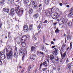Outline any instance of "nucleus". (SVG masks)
Masks as SVG:
<instances>
[{"label": "nucleus", "mask_w": 73, "mask_h": 73, "mask_svg": "<svg viewBox=\"0 0 73 73\" xmlns=\"http://www.w3.org/2000/svg\"><path fill=\"white\" fill-rule=\"evenodd\" d=\"M21 42L22 43H23V42H25V40H22V41H21Z\"/></svg>", "instance_id": "e433bc0d"}, {"label": "nucleus", "mask_w": 73, "mask_h": 73, "mask_svg": "<svg viewBox=\"0 0 73 73\" xmlns=\"http://www.w3.org/2000/svg\"><path fill=\"white\" fill-rule=\"evenodd\" d=\"M13 55V53L12 51H10L7 54V60H11L12 59V57Z\"/></svg>", "instance_id": "7ed1b4c3"}, {"label": "nucleus", "mask_w": 73, "mask_h": 73, "mask_svg": "<svg viewBox=\"0 0 73 73\" xmlns=\"http://www.w3.org/2000/svg\"><path fill=\"white\" fill-rule=\"evenodd\" d=\"M45 52H48V50H45Z\"/></svg>", "instance_id": "774afa93"}, {"label": "nucleus", "mask_w": 73, "mask_h": 73, "mask_svg": "<svg viewBox=\"0 0 73 73\" xmlns=\"http://www.w3.org/2000/svg\"><path fill=\"white\" fill-rule=\"evenodd\" d=\"M66 7H67V8H69V5H66Z\"/></svg>", "instance_id": "bf43d9fd"}, {"label": "nucleus", "mask_w": 73, "mask_h": 73, "mask_svg": "<svg viewBox=\"0 0 73 73\" xmlns=\"http://www.w3.org/2000/svg\"><path fill=\"white\" fill-rule=\"evenodd\" d=\"M68 21V19H65L64 18H62L60 20V22L59 23L60 26L61 25H63L62 27L63 28H66V22Z\"/></svg>", "instance_id": "f03ea898"}, {"label": "nucleus", "mask_w": 73, "mask_h": 73, "mask_svg": "<svg viewBox=\"0 0 73 73\" xmlns=\"http://www.w3.org/2000/svg\"><path fill=\"white\" fill-rule=\"evenodd\" d=\"M32 57H36V55H34L33 54L32 55Z\"/></svg>", "instance_id": "de8ad7c7"}, {"label": "nucleus", "mask_w": 73, "mask_h": 73, "mask_svg": "<svg viewBox=\"0 0 73 73\" xmlns=\"http://www.w3.org/2000/svg\"><path fill=\"white\" fill-rule=\"evenodd\" d=\"M31 49L32 52L35 51V49H36V48L33 46H32L31 48Z\"/></svg>", "instance_id": "6ab92c4d"}, {"label": "nucleus", "mask_w": 73, "mask_h": 73, "mask_svg": "<svg viewBox=\"0 0 73 73\" xmlns=\"http://www.w3.org/2000/svg\"><path fill=\"white\" fill-rule=\"evenodd\" d=\"M60 70V68H58V71H59V70Z\"/></svg>", "instance_id": "e2e57ef3"}, {"label": "nucleus", "mask_w": 73, "mask_h": 73, "mask_svg": "<svg viewBox=\"0 0 73 73\" xmlns=\"http://www.w3.org/2000/svg\"><path fill=\"white\" fill-rule=\"evenodd\" d=\"M24 57H25V54H24L23 57L22 58V61H24Z\"/></svg>", "instance_id": "7c9ffc66"}, {"label": "nucleus", "mask_w": 73, "mask_h": 73, "mask_svg": "<svg viewBox=\"0 0 73 73\" xmlns=\"http://www.w3.org/2000/svg\"><path fill=\"white\" fill-rule=\"evenodd\" d=\"M58 13H55L54 14L53 16H52V19L55 20L57 19V18H58Z\"/></svg>", "instance_id": "39448f33"}, {"label": "nucleus", "mask_w": 73, "mask_h": 73, "mask_svg": "<svg viewBox=\"0 0 73 73\" xmlns=\"http://www.w3.org/2000/svg\"><path fill=\"white\" fill-rule=\"evenodd\" d=\"M42 65H43V63H41L40 65V69H41V66H42Z\"/></svg>", "instance_id": "58836bf2"}, {"label": "nucleus", "mask_w": 73, "mask_h": 73, "mask_svg": "<svg viewBox=\"0 0 73 73\" xmlns=\"http://www.w3.org/2000/svg\"><path fill=\"white\" fill-rule=\"evenodd\" d=\"M15 50H16L15 52H17V47H15Z\"/></svg>", "instance_id": "680f3d73"}, {"label": "nucleus", "mask_w": 73, "mask_h": 73, "mask_svg": "<svg viewBox=\"0 0 73 73\" xmlns=\"http://www.w3.org/2000/svg\"><path fill=\"white\" fill-rule=\"evenodd\" d=\"M72 63L71 64H68V65H67V68H68L70 69V71H71L72 70V69L70 68L71 67V66H72Z\"/></svg>", "instance_id": "4468645a"}, {"label": "nucleus", "mask_w": 73, "mask_h": 73, "mask_svg": "<svg viewBox=\"0 0 73 73\" xmlns=\"http://www.w3.org/2000/svg\"><path fill=\"white\" fill-rule=\"evenodd\" d=\"M43 65H44L45 68H47L48 66V63H47V62L44 61L43 62Z\"/></svg>", "instance_id": "ddd939ff"}, {"label": "nucleus", "mask_w": 73, "mask_h": 73, "mask_svg": "<svg viewBox=\"0 0 73 73\" xmlns=\"http://www.w3.org/2000/svg\"><path fill=\"white\" fill-rule=\"evenodd\" d=\"M52 54L54 56H56L57 54V49H56L54 51L52 52Z\"/></svg>", "instance_id": "f8f14e48"}, {"label": "nucleus", "mask_w": 73, "mask_h": 73, "mask_svg": "<svg viewBox=\"0 0 73 73\" xmlns=\"http://www.w3.org/2000/svg\"><path fill=\"white\" fill-rule=\"evenodd\" d=\"M32 27H33L32 25H29V28L30 30H32Z\"/></svg>", "instance_id": "5701e85b"}, {"label": "nucleus", "mask_w": 73, "mask_h": 73, "mask_svg": "<svg viewBox=\"0 0 73 73\" xmlns=\"http://www.w3.org/2000/svg\"><path fill=\"white\" fill-rule=\"evenodd\" d=\"M50 0H46L45 3L46 5H48L49 4Z\"/></svg>", "instance_id": "412c9836"}, {"label": "nucleus", "mask_w": 73, "mask_h": 73, "mask_svg": "<svg viewBox=\"0 0 73 73\" xmlns=\"http://www.w3.org/2000/svg\"><path fill=\"white\" fill-rule=\"evenodd\" d=\"M60 60H61V59L58 58H57V59H55V61H59V62H60Z\"/></svg>", "instance_id": "b1692460"}, {"label": "nucleus", "mask_w": 73, "mask_h": 73, "mask_svg": "<svg viewBox=\"0 0 73 73\" xmlns=\"http://www.w3.org/2000/svg\"><path fill=\"white\" fill-rule=\"evenodd\" d=\"M47 61L48 62H49V60L48 59H46Z\"/></svg>", "instance_id": "338daca9"}, {"label": "nucleus", "mask_w": 73, "mask_h": 73, "mask_svg": "<svg viewBox=\"0 0 73 73\" xmlns=\"http://www.w3.org/2000/svg\"><path fill=\"white\" fill-rule=\"evenodd\" d=\"M40 53L42 54H44V52H40Z\"/></svg>", "instance_id": "052dcab7"}, {"label": "nucleus", "mask_w": 73, "mask_h": 73, "mask_svg": "<svg viewBox=\"0 0 73 73\" xmlns=\"http://www.w3.org/2000/svg\"><path fill=\"white\" fill-rule=\"evenodd\" d=\"M19 54L21 56H22V55H23V53L22 51H21L19 52Z\"/></svg>", "instance_id": "ea45409f"}, {"label": "nucleus", "mask_w": 73, "mask_h": 73, "mask_svg": "<svg viewBox=\"0 0 73 73\" xmlns=\"http://www.w3.org/2000/svg\"><path fill=\"white\" fill-rule=\"evenodd\" d=\"M4 1H5L4 0H2L0 2V4H4Z\"/></svg>", "instance_id": "c756f323"}, {"label": "nucleus", "mask_w": 73, "mask_h": 73, "mask_svg": "<svg viewBox=\"0 0 73 73\" xmlns=\"http://www.w3.org/2000/svg\"><path fill=\"white\" fill-rule=\"evenodd\" d=\"M63 52H60V54L62 59L64 58L66 56V52H64L62 54V53Z\"/></svg>", "instance_id": "0eeeda50"}, {"label": "nucleus", "mask_w": 73, "mask_h": 73, "mask_svg": "<svg viewBox=\"0 0 73 73\" xmlns=\"http://www.w3.org/2000/svg\"><path fill=\"white\" fill-rule=\"evenodd\" d=\"M69 62V59L68 58H67L66 60V62L68 63Z\"/></svg>", "instance_id": "a19ab883"}, {"label": "nucleus", "mask_w": 73, "mask_h": 73, "mask_svg": "<svg viewBox=\"0 0 73 73\" xmlns=\"http://www.w3.org/2000/svg\"><path fill=\"white\" fill-rule=\"evenodd\" d=\"M73 15V12H72L70 13H69L68 15V16L69 17H70L72 16V15Z\"/></svg>", "instance_id": "4be33fe9"}, {"label": "nucleus", "mask_w": 73, "mask_h": 73, "mask_svg": "<svg viewBox=\"0 0 73 73\" xmlns=\"http://www.w3.org/2000/svg\"><path fill=\"white\" fill-rule=\"evenodd\" d=\"M1 56V60L3 61V62L4 64H6L7 60L5 59L6 58V56L5 55V54L2 55L0 56Z\"/></svg>", "instance_id": "20e7f679"}, {"label": "nucleus", "mask_w": 73, "mask_h": 73, "mask_svg": "<svg viewBox=\"0 0 73 73\" xmlns=\"http://www.w3.org/2000/svg\"><path fill=\"white\" fill-rule=\"evenodd\" d=\"M70 48H72V42L70 43Z\"/></svg>", "instance_id": "a18cd8bd"}, {"label": "nucleus", "mask_w": 73, "mask_h": 73, "mask_svg": "<svg viewBox=\"0 0 73 73\" xmlns=\"http://www.w3.org/2000/svg\"><path fill=\"white\" fill-rule=\"evenodd\" d=\"M15 57V58H17L18 57V54L16 52V51H15L14 53Z\"/></svg>", "instance_id": "f3484780"}, {"label": "nucleus", "mask_w": 73, "mask_h": 73, "mask_svg": "<svg viewBox=\"0 0 73 73\" xmlns=\"http://www.w3.org/2000/svg\"><path fill=\"white\" fill-rule=\"evenodd\" d=\"M69 26V27H71L72 25V23L70 22L68 23Z\"/></svg>", "instance_id": "c85d7f7f"}, {"label": "nucleus", "mask_w": 73, "mask_h": 73, "mask_svg": "<svg viewBox=\"0 0 73 73\" xmlns=\"http://www.w3.org/2000/svg\"><path fill=\"white\" fill-rule=\"evenodd\" d=\"M65 50V46L63 45L62 46L61 50H60V52H64V50Z\"/></svg>", "instance_id": "9d476101"}, {"label": "nucleus", "mask_w": 73, "mask_h": 73, "mask_svg": "<svg viewBox=\"0 0 73 73\" xmlns=\"http://www.w3.org/2000/svg\"><path fill=\"white\" fill-rule=\"evenodd\" d=\"M42 5V4H40L39 5L38 7H41Z\"/></svg>", "instance_id": "6e6d98bb"}, {"label": "nucleus", "mask_w": 73, "mask_h": 73, "mask_svg": "<svg viewBox=\"0 0 73 73\" xmlns=\"http://www.w3.org/2000/svg\"><path fill=\"white\" fill-rule=\"evenodd\" d=\"M57 22H56L55 23H53V25L54 26H55V25H57Z\"/></svg>", "instance_id": "c9c22d12"}, {"label": "nucleus", "mask_w": 73, "mask_h": 73, "mask_svg": "<svg viewBox=\"0 0 73 73\" xmlns=\"http://www.w3.org/2000/svg\"><path fill=\"white\" fill-rule=\"evenodd\" d=\"M59 62H62V60L61 59V60H60Z\"/></svg>", "instance_id": "864d4df0"}, {"label": "nucleus", "mask_w": 73, "mask_h": 73, "mask_svg": "<svg viewBox=\"0 0 73 73\" xmlns=\"http://www.w3.org/2000/svg\"><path fill=\"white\" fill-rule=\"evenodd\" d=\"M6 49V48H5V49H4L3 51H1L0 52V56L1 55H3V54H4V53H5V50Z\"/></svg>", "instance_id": "dca6fc26"}, {"label": "nucleus", "mask_w": 73, "mask_h": 73, "mask_svg": "<svg viewBox=\"0 0 73 73\" xmlns=\"http://www.w3.org/2000/svg\"><path fill=\"white\" fill-rule=\"evenodd\" d=\"M2 64V62L1 61V60L0 59V65H1Z\"/></svg>", "instance_id": "8fccbe9b"}, {"label": "nucleus", "mask_w": 73, "mask_h": 73, "mask_svg": "<svg viewBox=\"0 0 73 73\" xmlns=\"http://www.w3.org/2000/svg\"><path fill=\"white\" fill-rule=\"evenodd\" d=\"M11 4H14V1H12L11 2Z\"/></svg>", "instance_id": "c03bdc74"}, {"label": "nucleus", "mask_w": 73, "mask_h": 73, "mask_svg": "<svg viewBox=\"0 0 73 73\" xmlns=\"http://www.w3.org/2000/svg\"><path fill=\"white\" fill-rule=\"evenodd\" d=\"M51 44H54V42H53V41H52L51 42Z\"/></svg>", "instance_id": "603ef678"}, {"label": "nucleus", "mask_w": 73, "mask_h": 73, "mask_svg": "<svg viewBox=\"0 0 73 73\" xmlns=\"http://www.w3.org/2000/svg\"><path fill=\"white\" fill-rule=\"evenodd\" d=\"M26 37L28 38H30V35H27Z\"/></svg>", "instance_id": "72a5a7b5"}, {"label": "nucleus", "mask_w": 73, "mask_h": 73, "mask_svg": "<svg viewBox=\"0 0 73 73\" xmlns=\"http://www.w3.org/2000/svg\"><path fill=\"white\" fill-rule=\"evenodd\" d=\"M23 31H28V27L27 25H25L23 26Z\"/></svg>", "instance_id": "1a4fd4ad"}, {"label": "nucleus", "mask_w": 73, "mask_h": 73, "mask_svg": "<svg viewBox=\"0 0 73 73\" xmlns=\"http://www.w3.org/2000/svg\"><path fill=\"white\" fill-rule=\"evenodd\" d=\"M3 10L5 12H7V13L9 12V9L8 8L3 9Z\"/></svg>", "instance_id": "2eb2a0df"}, {"label": "nucleus", "mask_w": 73, "mask_h": 73, "mask_svg": "<svg viewBox=\"0 0 73 73\" xmlns=\"http://www.w3.org/2000/svg\"><path fill=\"white\" fill-rule=\"evenodd\" d=\"M22 45L23 47H25V46L26 45V44L25 43V42H22Z\"/></svg>", "instance_id": "a878e982"}, {"label": "nucleus", "mask_w": 73, "mask_h": 73, "mask_svg": "<svg viewBox=\"0 0 73 73\" xmlns=\"http://www.w3.org/2000/svg\"><path fill=\"white\" fill-rule=\"evenodd\" d=\"M59 5H60V6H62V3H59Z\"/></svg>", "instance_id": "3c124183"}, {"label": "nucleus", "mask_w": 73, "mask_h": 73, "mask_svg": "<svg viewBox=\"0 0 73 73\" xmlns=\"http://www.w3.org/2000/svg\"><path fill=\"white\" fill-rule=\"evenodd\" d=\"M32 56H30V59H31V60H33V57H32Z\"/></svg>", "instance_id": "37998d69"}, {"label": "nucleus", "mask_w": 73, "mask_h": 73, "mask_svg": "<svg viewBox=\"0 0 73 73\" xmlns=\"http://www.w3.org/2000/svg\"><path fill=\"white\" fill-rule=\"evenodd\" d=\"M19 8H20V7H16L15 8V9H14L13 8L11 10L10 13L9 14V15L10 16H13V15H14V14H15L14 11H16V13H17L19 16H22V15H23V13L24 10L21 8H20L19 10ZM18 11V12L17 13V11Z\"/></svg>", "instance_id": "f257e3e1"}, {"label": "nucleus", "mask_w": 73, "mask_h": 73, "mask_svg": "<svg viewBox=\"0 0 73 73\" xmlns=\"http://www.w3.org/2000/svg\"><path fill=\"white\" fill-rule=\"evenodd\" d=\"M29 13H30V14H31L32 13V12H33V10H32V9H29Z\"/></svg>", "instance_id": "cd10ccee"}, {"label": "nucleus", "mask_w": 73, "mask_h": 73, "mask_svg": "<svg viewBox=\"0 0 73 73\" xmlns=\"http://www.w3.org/2000/svg\"><path fill=\"white\" fill-rule=\"evenodd\" d=\"M67 40H70L71 39V36H68L67 37Z\"/></svg>", "instance_id": "393cba45"}, {"label": "nucleus", "mask_w": 73, "mask_h": 73, "mask_svg": "<svg viewBox=\"0 0 73 73\" xmlns=\"http://www.w3.org/2000/svg\"><path fill=\"white\" fill-rule=\"evenodd\" d=\"M47 70V68H43L42 69V70L43 71H45V70Z\"/></svg>", "instance_id": "2f4dec72"}, {"label": "nucleus", "mask_w": 73, "mask_h": 73, "mask_svg": "<svg viewBox=\"0 0 73 73\" xmlns=\"http://www.w3.org/2000/svg\"><path fill=\"white\" fill-rule=\"evenodd\" d=\"M26 1L27 3H29V0H26Z\"/></svg>", "instance_id": "5fc2aeb1"}, {"label": "nucleus", "mask_w": 73, "mask_h": 73, "mask_svg": "<svg viewBox=\"0 0 73 73\" xmlns=\"http://www.w3.org/2000/svg\"><path fill=\"white\" fill-rule=\"evenodd\" d=\"M52 69H53V70H54V69H55V68H54L53 66H52Z\"/></svg>", "instance_id": "09e8293b"}, {"label": "nucleus", "mask_w": 73, "mask_h": 73, "mask_svg": "<svg viewBox=\"0 0 73 73\" xmlns=\"http://www.w3.org/2000/svg\"><path fill=\"white\" fill-rule=\"evenodd\" d=\"M6 52H9V50H8V48H6Z\"/></svg>", "instance_id": "49530a36"}, {"label": "nucleus", "mask_w": 73, "mask_h": 73, "mask_svg": "<svg viewBox=\"0 0 73 73\" xmlns=\"http://www.w3.org/2000/svg\"><path fill=\"white\" fill-rule=\"evenodd\" d=\"M55 46H52V49L53 48H55Z\"/></svg>", "instance_id": "4d7b16f0"}, {"label": "nucleus", "mask_w": 73, "mask_h": 73, "mask_svg": "<svg viewBox=\"0 0 73 73\" xmlns=\"http://www.w3.org/2000/svg\"><path fill=\"white\" fill-rule=\"evenodd\" d=\"M32 69V67H29L28 68V72H29L30 71V69Z\"/></svg>", "instance_id": "4c0bfd02"}, {"label": "nucleus", "mask_w": 73, "mask_h": 73, "mask_svg": "<svg viewBox=\"0 0 73 73\" xmlns=\"http://www.w3.org/2000/svg\"><path fill=\"white\" fill-rule=\"evenodd\" d=\"M54 56H53V55H51L50 56V58L51 61H52L53 59H54Z\"/></svg>", "instance_id": "a211bd4d"}, {"label": "nucleus", "mask_w": 73, "mask_h": 73, "mask_svg": "<svg viewBox=\"0 0 73 73\" xmlns=\"http://www.w3.org/2000/svg\"><path fill=\"white\" fill-rule=\"evenodd\" d=\"M55 32L56 33H58V32H59V30L57 28H56V29L55 31Z\"/></svg>", "instance_id": "bb28decb"}, {"label": "nucleus", "mask_w": 73, "mask_h": 73, "mask_svg": "<svg viewBox=\"0 0 73 73\" xmlns=\"http://www.w3.org/2000/svg\"><path fill=\"white\" fill-rule=\"evenodd\" d=\"M27 36L25 35L23 36L21 38V41H22V40H25L27 39Z\"/></svg>", "instance_id": "aec40b11"}, {"label": "nucleus", "mask_w": 73, "mask_h": 73, "mask_svg": "<svg viewBox=\"0 0 73 73\" xmlns=\"http://www.w3.org/2000/svg\"><path fill=\"white\" fill-rule=\"evenodd\" d=\"M47 23H48V21L46 20H45L43 22V23H45V24H46Z\"/></svg>", "instance_id": "473e14b6"}, {"label": "nucleus", "mask_w": 73, "mask_h": 73, "mask_svg": "<svg viewBox=\"0 0 73 73\" xmlns=\"http://www.w3.org/2000/svg\"><path fill=\"white\" fill-rule=\"evenodd\" d=\"M50 11L51 12H52L51 9L50 10V11L46 10L45 12V15L46 16H49V15L50 13Z\"/></svg>", "instance_id": "423d86ee"}, {"label": "nucleus", "mask_w": 73, "mask_h": 73, "mask_svg": "<svg viewBox=\"0 0 73 73\" xmlns=\"http://www.w3.org/2000/svg\"><path fill=\"white\" fill-rule=\"evenodd\" d=\"M41 27V25H40V24L38 26V27H37V29H38V30H39L40 29V28Z\"/></svg>", "instance_id": "f704fd0d"}, {"label": "nucleus", "mask_w": 73, "mask_h": 73, "mask_svg": "<svg viewBox=\"0 0 73 73\" xmlns=\"http://www.w3.org/2000/svg\"><path fill=\"white\" fill-rule=\"evenodd\" d=\"M2 42H3V41L2 40H1L0 41V44H2Z\"/></svg>", "instance_id": "13d9d810"}, {"label": "nucleus", "mask_w": 73, "mask_h": 73, "mask_svg": "<svg viewBox=\"0 0 73 73\" xmlns=\"http://www.w3.org/2000/svg\"><path fill=\"white\" fill-rule=\"evenodd\" d=\"M45 44L46 45H49V44H48L46 43H45Z\"/></svg>", "instance_id": "0e129e2a"}, {"label": "nucleus", "mask_w": 73, "mask_h": 73, "mask_svg": "<svg viewBox=\"0 0 73 73\" xmlns=\"http://www.w3.org/2000/svg\"><path fill=\"white\" fill-rule=\"evenodd\" d=\"M41 30H40V31H39L38 32V33H40V32H41Z\"/></svg>", "instance_id": "69168bd1"}, {"label": "nucleus", "mask_w": 73, "mask_h": 73, "mask_svg": "<svg viewBox=\"0 0 73 73\" xmlns=\"http://www.w3.org/2000/svg\"><path fill=\"white\" fill-rule=\"evenodd\" d=\"M1 26H2V23L1 22H0V29L1 28Z\"/></svg>", "instance_id": "79ce46f5"}, {"label": "nucleus", "mask_w": 73, "mask_h": 73, "mask_svg": "<svg viewBox=\"0 0 73 73\" xmlns=\"http://www.w3.org/2000/svg\"><path fill=\"white\" fill-rule=\"evenodd\" d=\"M38 14L37 13L35 14H34L33 15V18L35 19H36L38 18Z\"/></svg>", "instance_id": "9b49d317"}, {"label": "nucleus", "mask_w": 73, "mask_h": 73, "mask_svg": "<svg viewBox=\"0 0 73 73\" xmlns=\"http://www.w3.org/2000/svg\"><path fill=\"white\" fill-rule=\"evenodd\" d=\"M32 5H33V8H34L35 9H36V7H37V5L36 4L35 5V2L33 1L31 2V3Z\"/></svg>", "instance_id": "6e6552de"}]
</instances>
